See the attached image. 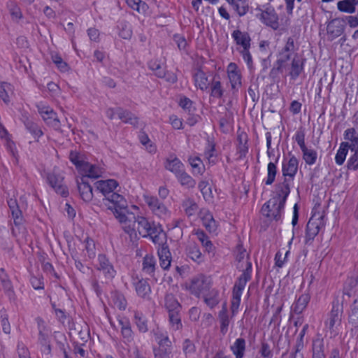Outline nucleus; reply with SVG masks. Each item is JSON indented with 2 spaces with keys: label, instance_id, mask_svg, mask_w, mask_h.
I'll use <instances>...</instances> for the list:
<instances>
[{
  "label": "nucleus",
  "instance_id": "nucleus-1",
  "mask_svg": "<svg viewBox=\"0 0 358 358\" xmlns=\"http://www.w3.org/2000/svg\"><path fill=\"white\" fill-rule=\"evenodd\" d=\"M96 188L102 193L104 198L103 205L114 215L115 217L122 224L128 221L127 213H129L127 201L125 198L114 190L117 187L118 182L113 179L99 180L95 183Z\"/></svg>",
  "mask_w": 358,
  "mask_h": 358
},
{
  "label": "nucleus",
  "instance_id": "nucleus-2",
  "mask_svg": "<svg viewBox=\"0 0 358 358\" xmlns=\"http://www.w3.org/2000/svg\"><path fill=\"white\" fill-rule=\"evenodd\" d=\"M134 227L142 237H149L155 244H161L166 240V234L162 227L149 222L143 216L134 217Z\"/></svg>",
  "mask_w": 358,
  "mask_h": 358
},
{
  "label": "nucleus",
  "instance_id": "nucleus-3",
  "mask_svg": "<svg viewBox=\"0 0 358 358\" xmlns=\"http://www.w3.org/2000/svg\"><path fill=\"white\" fill-rule=\"evenodd\" d=\"M213 287V281L210 277L203 274L194 276L186 285L187 289L197 298L202 296Z\"/></svg>",
  "mask_w": 358,
  "mask_h": 358
},
{
  "label": "nucleus",
  "instance_id": "nucleus-4",
  "mask_svg": "<svg viewBox=\"0 0 358 358\" xmlns=\"http://www.w3.org/2000/svg\"><path fill=\"white\" fill-rule=\"evenodd\" d=\"M285 203L270 199L262 207V213L269 221H281Z\"/></svg>",
  "mask_w": 358,
  "mask_h": 358
},
{
  "label": "nucleus",
  "instance_id": "nucleus-5",
  "mask_svg": "<svg viewBox=\"0 0 358 358\" xmlns=\"http://www.w3.org/2000/svg\"><path fill=\"white\" fill-rule=\"evenodd\" d=\"M36 321L38 331L37 342L41 345V351L43 354L50 355L52 351L50 341L51 331L41 317H36Z\"/></svg>",
  "mask_w": 358,
  "mask_h": 358
},
{
  "label": "nucleus",
  "instance_id": "nucleus-6",
  "mask_svg": "<svg viewBox=\"0 0 358 358\" xmlns=\"http://www.w3.org/2000/svg\"><path fill=\"white\" fill-rule=\"evenodd\" d=\"M343 315V306L338 299L334 300L331 311L328 313L324 321L325 327L331 333L335 332L338 326L341 324Z\"/></svg>",
  "mask_w": 358,
  "mask_h": 358
},
{
  "label": "nucleus",
  "instance_id": "nucleus-7",
  "mask_svg": "<svg viewBox=\"0 0 358 358\" xmlns=\"http://www.w3.org/2000/svg\"><path fill=\"white\" fill-rule=\"evenodd\" d=\"M38 112L41 115L45 123L56 131L61 130V122L57 113L49 106L39 103L36 106Z\"/></svg>",
  "mask_w": 358,
  "mask_h": 358
},
{
  "label": "nucleus",
  "instance_id": "nucleus-8",
  "mask_svg": "<svg viewBox=\"0 0 358 358\" xmlns=\"http://www.w3.org/2000/svg\"><path fill=\"white\" fill-rule=\"evenodd\" d=\"M97 264L95 268L97 271L102 273L106 280H113L116 275V270L113 264L106 255L100 254L98 255Z\"/></svg>",
  "mask_w": 358,
  "mask_h": 358
},
{
  "label": "nucleus",
  "instance_id": "nucleus-9",
  "mask_svg": "<svg viewBox=\"0 0 358 358\" xmlns=\"http://www.w3.org/2000/svg\"><path fill=\"white\" fill-rule=\"evenodd\" d=\"M293 37H289L285 46L279 51L277 55L276 63L287 66L288 62L291 59L292 54L297 50Z\"/></svg>",
  "mask_w": 358,
  "mask_h": 358
},
{
  "label": "nucleus",
  "instance_id": "nucleus-10",
  "mask_svg": "<svg viewBox=\"0 0 358 358\" xmlns=\"http://www.w3.org/2000/svg\"><path fill=\"white\" fill-rule=\"evenodd\" d=\"M299 160L292 155L289 159H284L282 164V173L283 179L294 182V177L298 171Z\"/></svg>",
  "mask_w": 358,
  "mask_h": 358
},
{
  "label": "nucleus",
  "instance_id": "nucleus-11",
  "mask_svg": "<svg viewBox=\"0 0 358 358\" xmlns=\"http://www.w3.org/2000/svg\"><path fill=\"white\" fill-rule=\"evenodd\" d=\"M292 184V182L287 180L286 178L283 179V181L276 183L273 192V196L271 199H275V200L281 201V203H286Z\"/></svg>",
  "mask_w": 358,
  "mask_h": 358
},
{
  "label": "nucleus",
  "instance_id": "nucleus-12",
  "mask_svg": "<svg viewBox=\"0 0 358 358\" xmlns=\"http://www.w3.org/2000/svg\"><path fill=\"white\" fill-rule=\"evenodd\" d=\"M260 10L261 13L257 16L262 22L273 30H278L280 27L279 17L275 10L268 8L264 10Z\"/></svg>",
  "mask_w": 358,
  "mask_h": 358
},
{
  "label": "nucleus",
  "instance_id": "nucleus-13",
  "mask_svg": "<svg viewBox=\"0 0 358 358\" xmlns=\"http://www.w3.org/2000/svg\"><path fill=\"white\" fill-rule=\"evenodd\" d=\"M145 201L155 215L165 217L169 213L166 206L156 196H145Z\"/></svg>",
  "mask_w": 358,
  "mask_h": 358
},
{
  "label": "nucleus",
  "instance_id": "nucleus-14",
  "mask_svg": "<svg viewBox=\"0 0 358 358\" xmlns=\"http://www.w3.org/2000/svg\"><path fill=\"white\" fill-rule=\"evenodd\" d=\"M47 181L50 187L58 194L64 197L69 195V190L63 184V178L59 175L55 173H48Z\"/></svg>",
  "mask_w": 358,
  "mask_h": 358
},
{
  "label": "nucleus",
  "instance_id": "nucleus-15",
  "mask_svg": "<svg viewBox=\"0 0 358 358\" xmlns=\"http://www.w3.org/2000/svg\"><path fill=\"white\" fill-rule=\"evenodd\" d=\"M142 271L152 278L155 281L157 278L155 273L159 271L155 257L152 254H147L142 260Z\"/></svg>",
  "mask_w": 358,
  "mask_h": 358
},
{
  "label": "nucleus",
  "instance_id": "nucleus-16",
  "mask_svg": "<svg viewBox=\"0 0 358 358\" xmlns=\"http://www.w3.org/2000/svg\"><path fill=\"white\" fill-rule=\"evenodd\" d=\"M164 242L163 241L161 244H157V255L161 268L164 270H169L171 266L172 257L169 248Z\"/></svg>",
  "mask_w": 358,
  "mask_h": 358
},
{
  "label": "nucleus",
  "instance_id": "nucleus-17",
  "mask_svg": "<svg viewBox=\"0 0 358 358\" xmlns=\"http://www.w3.org/2000/svg\"><path fill=\"white\" fill-rule=\"evenodd\" d=\"M321 221L314 219L313 217L308 220L306 227V235L304 243L306 245H310L315 237L320 230Z\"/></svg>",
  "mask_w": 358,
  "mask_h": 358
},
{
  "label": "nucleus",
  "instance_id": "nucleus-18",
  "mask_svg": "<svg viewBox=\"0 0 358 358\" xmlns=\"http://www.w3.org/2000/svg\"><path fill=\"white\" fill-rule=\"evenodd\" d=\"M344 29L345 25L342 20L339 19H334L331 20L327 27L329 40L333 41L341 36L344 31Z\"/></svg>",
  "mask_w": 358,
  "mask_h": 358
},
{
  "label": "nucleus",
  "instance_id": "nucleus-19",
  "mask_svg": "<svg viewBox=\"0 0 358 358\" xmlns=\"http://www.w3.org/2000/svg\"><path fill=\"white\" fill-rule=\"evenodd\" d=\"M76 182L81 199L85 202H90L93 198L92 187L86 180V177L77 179Z\"/></svg>",
  "mask_w": 358,
  "mask_h": 358
},
{
  "label": "nucleus",
  "instance_id": "nucleus-20",
  "mask_svg": "<svg viewBox=\"0 0 358 358\" xmlns=\"http://www.w3.org/2000/svg\"><path fill=\"white\" fill-rule=\"evenodd\" d=\"M227 74L233 90H238L241 86V74L238 66L231 62L227 66Z\"/></svg>",
  "mask_w": 358,
  "mask_h": 358
},
{
  "label": "nucleus",
  "instance_id": "nucleus-21",
  "mask_svg": "<svg viewBox=\"0 0 358 358\" xmlns=\"http://www.w3.org/2000/svg\"><path fill=\"white\" fill-rule=\"evenodd\" d=\"M231 37L236 44L242 48V49L250 48L251 38L246 31H241L240 29H236L231 33Z\"/></svg>",
  "mask_w": 358,
  "mask_h": 358
},
{
  "label": "nucleus",
  "instance_id": "nucleus-22",
  "mask_svg": "<svg viewBox=\"0 0 358 358\" xmlns=\"http://www.w3.org/2000/svg\"><path fill=\"white\" fill-rule=\"evenodd\" d=\"M237 141V154L238 155V159H243L246 157L249 150L248 134L244 131H238Z\"/></svg>",
  "mask_w": 358,
  "mask_h": 358
},
{
  "label": "nucleus",
  "instance_id": "nucleus-23",
  "mask_svg": "<svg viewBox=\"0 0 358 358\" xmlns=\"http://www.w3.org/2000/svg\"><path fill=\"white\" fill-rule=\"evenodd\" d=\"M199 217L202 221L203 226L209 232H214L217 229L215 220L211 213L206 209H201L199 212Z\"/></svg>",
  "mask_w": 358,
  "mask_h": 358
},
{
  "label": "nucleus",
  "instance_id": "nucleus-24",
  "mask_svg": "<svg viewBox=\"0 0 358 358\" xmlns=\"http://www.w3.org/2000/svg\"><path fill=\"white\" fill-rule=\"evenodd\" d=\"M202 297L203 302L210 309H213L220 301L219 290L213 287Z\"/></svg>",
  "mask_w": 358,
  "mask_h": 358
},
{
  "label": "nucleus",
  "instance_id": "nucleus-25",
  "mask_svg": "<svg viewBox=\"0 0 358 358\" xmlns=\"http://www.w3.org/2000/svg\"><path fill=\"white\" fill-rule=\"evenodd\" d=\"M133 285L135 287L136 294L141 298H146L151 293V287L147 280L141 278L134 280Z\"/></svg>",
  "mask_w": 358,
  "mask_h": 358
},
{
  "label": "nucleus",
  "instance_id": "nucleus-26",
  "mask_svg": "<svg viewBox=\"0 0 358 358\" xmlns=\"http://www.w3.org/2000/svg\"><path fill=\"white\" fill-rule=\"evenodd\" d=\"M164 167L176 176L184 169V164L178 157L174 155H171L166 159L164 163Z\"/></svg>",
  "mask_w": 358,
  "mask_h": 358
},
{
  "label": "nucleus",
  "instance_id": "nucleus-27",
  "mask_svg": "<svg viewBox=\"0 0 358 358\" xmlns=\"http://www.w3.org/2000/svg\"><path fill=\"white\" fill-rule=\"evenodd\" d=\"M310 300V296L308 293L301 294L292 304L291 307V311L295 314H301L306 308L309 301Z\"/></svg>",
  "mask_w": 358,
  "mask_h": 358
},
{
  "label": "nucleus",
  "instance_id": "nucleus-28",
  "mask_svg": "<svg viewBox=\"0 0 358 358\" xmlns=\"http://www.w3.org/2000/svg\"><path fill=\"white\" fill-rule=\"evenodd\" d=\"M251 273L252 263L248 261L246 268L243 270V273L238 278L234 287L243 291L247 282L251 279Z\"/></svg>",
  "mask_w": 358,
  "mask_h": 358
},
{
  "label": "nucleus",
  "instance_id": "nucleus-29",
  "mask_svg": "<svg viewBox=\"0 0 358 358\" xmlns=\"http://www.w3.org/2000/svg\"><path fill=\"white\" fill-rule=\"evenodd\" d=\"M23 122L27 130L38 141V138L43 135L41 127L28 117H23Z\"/></svg>",
  "mask_w": 358,
  "mask_h": 358
},
{
  "label": "nucleus",
  "instance_id": "nucleus-30",
  "mask_svg": "<svg viewBox=\"0 0 358 358\" xmlns=\"http://www.w3.org/2000/svg\"><path fill=\"white\" fill-rule=\"evenodd\" d=\"M80 172L83 173L82 177H86V180L88 178L96 179L101 176V170L95 165L90 164L87 162L85 164Z\"/></svg>",
  "mask_w": 358,
  "mask_h": 358
},
{
  "label": "nucleus",
  "instance_id": "nucleus-31",
  "mask_svg": "<svg viewBox=\"0 0 358 358\" xmlns=\"http://www.w3.org/2000/svg\"><path fill=\"white\" fill-rule=\"evenodd\" d=\"M117 116L123 122L137 127L138 118L131 111L117 107Z\"/></svg>",
  "mask_w": 358,
  "mask_h": 358
},
{
  "label": "nucleus",
  "instance_id": "nucleus-32",
  "mask_svg": "<svg viewBox=\"0 0 358 358\" xmlns=\"http://www.w3.org/2000/svg\"><path fill=\"white\" fill-rule=\"evenodd\" d=\"M246 349V341L243 338H237L230 346V350L235 358H243Z\"/></svg>",
  "mask_w": 358,
  "mask_h": 358
},
{
  "label": "nucleus",
  "instance_id": "nucleus-33",
  "mask_svg": "<svg viewBox=\"0 0 358 358\" xmlns=\"http://www.w3.org/2000/svg\"><path fill=\"white\" fill-rule=\"evenodd\" d=\"M304 59L294 57L291 63L289 76L292 80H296L303 71Z\"/></svg>",
  "mask_w": 358,
  "mask_h": 358
},
{
  "label": "nucleus",
  "instance_id": "nucleus-34",
  "mask_svg": "<svg viewBox=\"0 0 358 358\" xmlns=\"http://www.w3.org/2000/svg\"><path fill=\"white\" fill-rule=\"evenodd\" d=\"M194 83L196 87H199L202 91L207 90L209 87L208 78L206 73L201 70L197 69L196 72L194 74Z\"/></svg>",
  "mask_w": 358,
  "mask_h": 358
},
{
  "label": "nucleus",
  "instance_id": "nucleus-35",
  "mask_svg": "<svg viewBox=\"0 0 358 358\" xmlns=\"http://www.w3.org/2000/svg\"><path fill=\"white\" fill-rule=\"evenodd\" d=\"M14 94L13 86L7 82L0 83V98L6 103L10 102V98Z\"/></svg>",
  "mask_w": 358,
  "mask_h": 358
},
{
  "label": "nucleus",
  "instance_id": "nucleus-36",
  "mask_svg": "<svg viewBox=\"0 0 358 358\" xmlns=\"http://www.w3.org/2000/svg\"><path fill=\"white\" fill-rule=\"evenodd\" d=\"M159 347L172 346L171 341H170L166 332L162 331L159 327L152 331Z\"/></svg>",
  "mask_w": 358,
  "mask_h": 358
},
{
  "label": "nucleus",
  "instance_id": "nucleus-37",
  "mask_svg": "<svg viewBox=\"0 0 358 358\" xmlns=\"http://www.w3.org/2000/svg\"><path fill=\"white\" fill-rule=\"evenodd\" d=\"M312 354L326 355L324 340L322 334H317L312 341Z\"/></svg>",
  "mask_w": 358,
  "mask_h": 358
},
{
  "label": "nucleus",
  "instance_id": "nucleus-38",
  "mask_svg": "<svg viewBox=\"0 0 358 358\" xmlns=\"http://www.w3.org/2000/svg\"><path fill=\"white\" fill-rule=\"evenodd\" d=\"M164 301V306L168 311V313L181 310V305L179 303L173 294H167L165 296Z\"/></svg>",
  "mask_w": 358,
  "mask_h": 358
},
{
  "label": "nucleus",
  "instance_id": "nucleus-39",
  "mask_svg": "<svg viewBox=\"0 0 358 358\" xmlns=\"http://www.w3.org/2000/svg\"><path fill=\"white\" fill-rule=\"evenodd\" d=\"M176 177L180 184L187 188H193L196 185L195 180L185 171V169H183Z\"/></svg>",
  "mask_w": 358,
  "mask_h": 358
},
{
  "label": "nucleus",
  "instance_id": "nucleus-40",
  "mask_svg": "<svg viewBox=\"0 0 358 358\" xmlns=\"http://www.w3.org/2000/svg\"><path fill=\"white\" fill-rule=\"evenodd\" d=\"M134 322L141 333H146L148 331V320L141 312H134Z\"/></svg>",
  "mask_w": 358,
  "mask_h": 358
},
{
  "label": "nucleus",
  "instance_id": "nucleus-41",
  "mask_svg": "<svg viewBox=\"0 0 358 358\" xmlns=\"http://www.w3.org/2000/svg\"><path fill=\"white\" fill-rule=\"evenodd\" d=\"M85 248L83 252L85 253V260H92L96 257V248L95 243L93 239L87 238L84 241Z\"/></svg>",
  "mask_w": 358,
  "mask_h": 358
},
{
  "label": "nucleus",
  "instance_id": "nucleus-42",
  "mask_svg": "<svg viewBox=\"0 0 358 358\" xmlns=\"http://www.w3.org/2000/svg\"><path fill=\"white\" fill-rule=\"evenodd\" d=\"M358 4V0H343L338 2V9L341 11L353 13L355 12V6Z\"/></svg>",
  "mask_w": 358,
  "mask_h": 358
},
{
  "label": "nucleus",
  "instance_id": "nucleus-43",
  "mask_svg": "<svg viewBox=\"0 0 358 358\" xmlns=\"http://www.w3.org/2000/svg\"><path fill=\"white\" fill-rule=\"evenodd\" d=\"M195 235L208 252L210 253L214 251L215 247L213 243L208 239V236L203 230H197Z\"/></svg>",
  "mask_w": 358,
  "mask_h": 358
},
{
  "label": "nucleus",
  "instance_id": "nucleus-44",
  "mask_svg": "<svg viewBox=\"0 0 358 358\" xmlns=\"http://www.w3.org/2000/svg\"><path fill=\"white\" fill-rule=\"evenodd\" d=\"M279 159V155L275 159V162H269L267 166V177L266 179L264 180V182L266 185H272L276 177L277 174V166L276 163L278 162Z\"/></svg>",
  "mask_w": 358,
  "mask_h": 358
},
{
  "label": "nucleus",
  "instance_id": "nucleus-45",
  "mask_svg": "<svg viewBox=\"0 0 358 358\" xmlns=\"http://www.w3.org/2000/svg\"><path fill=\"white\" fill-rule=\"evenodd\" d=\"M303 153V159L308 165H313L316 162L317 153L313 149H309L306 146L301 149Z\"/></svg>",
  "mask_w": 358,
  "mask_h": 358
},
{
  "label": "nucleus",
  "instance_id": "nucleus-46",
  "mask_svg": "<svg viewBox=\"0 0 358 358\" xmlns=\"http://www.w3.org/2000/svg\"><path fill=\"white\" fill-rule=\"evenodd\" d=\"M182 206L188 217L195 215L199 208L196 203L190 198L184 200Z\"/></svg>",
  "mask_w": 358,
  "mask_h": 358
},
{
  "label": "nucleus",
  "instance_id": "nucleus-47",
  "mask_svg": "<svg viewBox=\"0 0 358 358\" xmlns=\"http://www.w3.org/2000/svg\"><path fill=\"white\" fill-rule=\"evenodd\" d=\"M169 322L174 331L181 329L182 327V324L181 322L180 311L169 313Z\"/></svg>",
  "mask_w": 358,
  "mask_h": 358
},
{
  "label": "nucleus",
  "instance_id": "nucleus-48",
  "mask_svg": "<svg viewBox=\"0 0 358 358\" xmlns=\"http://www.w3.org/2000/svg\"><path fill=\"white\" fill-rule=\"evenodd\" d=\"M187 254L190 259L197 263L203 261L202 254L196 244H192L187 247Z\"/></svg>",
  "mask_w": 358,
  "mask_h": 358
},
{
  "label": "nucleus",
  "instance_id": "nucleus-49",
  "mask_svg": "<svg viewBox=\"0 0 358 358\" xmlns=\"http://www.w3.org/2000/svg\"><path fill=\"white\" fill-rule=\"evenodd\" d=\"M233 10L239 17L245 15L250 10L248 0H237Z\"/></svg>",
  "mask_w": 358,
  "mask_h": 358
},
{
  "label": "nucleus",
  "instance_id": "nucleus-50",
  "mask_svg": "<svg viewBox=\"0 0 358 358\" xmlns=\"http://www.w3.org/2000/svg\"><path fill=\"white\" fill-rule=\"evenodd\" d=\"M188 162L193 169L194 173L201 175L203 173L204 165L199 157H189L188 158Z\"/></svg>",
  "mask_w": 358,
  "mask_h": 358
},
{
  "label": "nucleus",
  "instance_id": "nucleus-51",
  "mask_svg": "<svg viewBox=\"0 0 358 358\" xmlns=\"http://www.w3.org/2000/svg\"><path fill=\"white\" fill-rule=\"evenodd\" d=\"M348 147H349L348 143H341L340 148L335 157V161L337 164L342 165L344 163L348 151Z\"/></svg>",
  "mask_w": 358,
  "mask_h": 358
},
{
  "label": "nucleus",
  "instance_id": "nucleus-52",
  "mask_svg": "<svg viewBox=\"0 0 358 358\" xmlns=\"http://www.w3.org/2000/svg\"><path fill=\"white\" fill-rule=\"evenodd\" d=\"M0 281L5 292L8 293L13 292L12 282L3 268H0Z\"/></svg>",
  "mask_w": 358,
  "mask_h": 358
},
{
  "label": "nucleus",
  "instance_id": "nucleus-53",
  "mask_svg": "<svg viewBox=\"0 0 358 358\" xmlns=\"http://www.w3.org/2000/svg\"><path fill=\"white\" fill-rule=\"evenodd\" d=\"M120 29L119 36L123 39L129 40L132 36V30L127 22H121L118 26Z\"/></svg>",
  "mask_w": 358,
  "mask_h": 358
},
{
  "label": "nucleus",
  "instance_id": "nucleus-54",
  "mask_svg": "<svg viewBox=\"0 0 358 358\" xmlns=\"http://www.w3.org/2000/svg\"><path fill=\"white\" fill-rule=\"evenodd\" d=\"M155 358H170L172 346L158 347L153 349Z\"/></svg>",
  "mask_w": 358,
  "mask_h": 358
},
{
  "label": "nucleus",
  "instance_id": "nucleus-55",
  "mask_svg": "<svg viewBox=\"0 0 358 358\" xmlns=\"http://www.w3.org/2000/svg\"><path fill=\"white\" fill-rule=\"evenodd\" d=\"M70 161L76 166V169L80 171L86 163L76 151H71L69 154Z\"/></svg>",
  "mask_w": 358,
  "mask_h": 358
},
{
  "label": "nucleus",
  "instance_id": "nucleus-56",
  "mask_svg": "<svg viewBox=\"0 0 358 358\" xmlns=\"http://www.w3.org/2000/svg\"><path fill=\"white\" fill-rule=\"evenodd\" d=\"M223 94L224 90L222 87L220 81L213 79L211 83L210 96L217 99H221L223 96Z\"/></svg>",
  "mask_w": 358,
  "mask_h": 358
},
{
  "label": "nucleus",
  "instance_id": "nucleus-57",
  "mask_svg": "<svg viewBox=\"0 0 358 358\" xmlns=\"http://www.w3.org/2000/svg\"><path fill=\"white\" fill-rule=\"evenodd\" d=\"M9 13L11 15L12 20L18 21L22 18V13L20 7L13 1H10L8 4Z\"/></svg>",
  "mask_w": 358,
  "mask_h": 358
},
{
  "label": "nucleus",
  "instance_id": "nucleus-58",
  "mask_svg": "<svg viewBox=\"0 0 358 358\" xmlns=\"http://www.w3.org/2000/svg\"><path fill=\"white\" fill-rule=\"evenodd\" d=\"M148 67L150 70L155 71V75L158 78L165 76V69L159 61L155 59L150 60L148 63Z\"/></svg>",
  "mask_w": 358,
  "mask_h": 358
},
{
  "label": "nucleus",
  "instance_id": "nucleus-59",
  "mask_svg": "<svg viewBox=\"0 0 358 358\" xmlns=\"http://www.w3.org/2000/svg\"><path fill=\"white\" fill-rule=\"evenodd\" d=\"M218 319L220 324V333L225 335L228 331L229 326L230 324V317L228 314H218Z\"/></svg>",
  "mask_w": 358,
  "mask_h": 358
},
{
  "label": "nucleus",
  "instance_id": "nucleus-60",
  "mask_svg": "<svg viewBox=\"0 0 358 358\" xmlns=\"http://www.w3.org/2000/svg\"><path fill=\"white\" fill-rule=\"evenodd\" d=\"M113 301L114 304L121 310H124L127 306V300L124 296L119 292L115 293Z\"/></svg>",
  "mask_w": 358,
  "mask_h": 358
},
{
  "label": "nucleus",
  "instance_id": "nucleus-61",
  "mask_svg": "<svg viewBox=\"0 0 358 358\" xmlns=\"http://www.w3.org/2000/svg\"><path fill=\"white\" fill-rule=\"evenodd\" d=\"M52 60L62 72H66L68 71V64L62 59V57L58 54L52 55Z\"/></svg>",
  "mask_w": 358,
  "mask_h": 358
},
{
  "label": "nucleus",
  "instance_id": "nucleus-62",
  "mask_svg": "<svg viewBox=\"0 0 358 358\" xmlns=\"http://www.w3.org/2000/svg\"><path fill=\"white\" fill-rule=\"evenodd\" d=\"M182 351L187 357L194 354L196 351V347L194 343L189 338L185 339L182 343Z\"/></svg>",
  "mask_w": 358,
  "mask_h": 358
},
{
  "label": "nucleus",
  "instance_id": "nucleus-63",
  "mask_svg": "<svg viewBox=\"0 0 358 358\" xmlns=\"http://www.w3.org/2000/svg\"><path fill=\"white\" fill-rule=\"evenodd\" d=\"M350 322L358 324V299H355L351 308Z\"/></svg>",
  "mask_w": 358,
  "mask_h": 358
},
{
  "label": "nucleus",
  "instance_id": "nucleus-64",
  "mask_svg": "<svg viewBox=\"0 0 358 358\" xmlns=\"http://www.w3.org/2000/svg\"><path fill=\"white\" fill-rule=\"evenodd\" d=\"M352 152L348 161L347 166L348 169L356 171L358 169V150Z\"/></svg>",
  "mask_w": 358,
  "mask_h": 358
}]
</instances>
